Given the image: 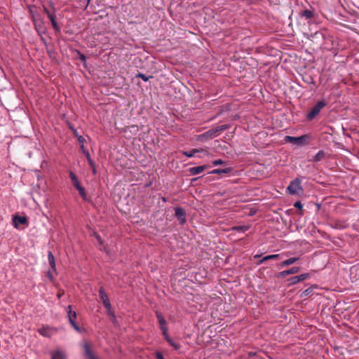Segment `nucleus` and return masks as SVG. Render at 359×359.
Masks as SVG:
<instances>
[{"label": "nucleus", "instance_id": "obj_1", "mask_svg": "<svg viewBox=\"0 0 359 359\" xmlns=\"http://www.w3.org/2000/svg\"><path fill=\"white\" fill-rule=\"evenodd\" d=\"M229 128V125L224 124L222 126H217L215 128H211L206 131L205 133L199 135L197 137V140L205 142L208 140L212 139L217 137L219 133L228 129Z\"/></svg>", "mask_w": 359, "mask_h": 359}, {"label": "nucleus", "instance_id": "obj_2", "mask_svg": "<svg viewBox=\"0 0 359 359\" xmlns=\"http://www.w3.org/2000/svg\"><path fill=\"white\" fill-rule=\"evenodd\" d=\"M302 181L299 178L297 177L294 180H292L287 189L290 194L291 195H301L303 194V188L301 185Z\"/></svg>", "mask_w": 359, "mask_h": 359}, {"label": "nucleus", "instance_id": "obj_3", "mask_svg": "<svg viewBox=\"0 0 359 359\" xmlns=\"http://www.w3.org/2000/svg\"><path fill=\"white\" fill-rule=\"evenodd\" d=\"M99 295L104 306L107 309L109 315H110L113 318H115L114 313L111 309V304L109 299L102 287H101L99 290Z\"/></svg>", "mask_w": 359, "mask_h": 359}, {"label": "nucleus", "instance_id": "obj_4", "mask_svg": "<svg viewBox=\"0 0 359 359\" xmlns=\"http://www.w3.org/2000/svg\"><path fill=\"white\" fill-rule=\"evenodd\" d=\"M308 139L309 136L307 135H304L299 137H292L287 135L285 137V142L298 146H302L306 144V142Z\"/></svg>", "mask_w": 359, "mask_h": 359}, {"label": "nucleus", "instance_id": "obj_5", "mask_svg": "<svg viewBox=\"0 0 359 359\" xmlns=\"http://www.w3.org/2000/svg\"><path fill=\"white\" fill-rule=\"evenodd\" d=\"M326 105L324 100L319 101L316 104L311 108L310 111L307 114V118L309 121L313 120L320 111V110Z\"/></svg>", "mask_w": 359, "mask_h": 359}, {"label": "nucleus", "instance_id": "obj_6", "mask_svg": "<svg viewBox=\"0 0 359 359\" xmlns=\"http://www.w3.org/2000/svg\"><path fill=\"white\" fill-rule=\"evenodd\" d=\"M72 306L71 305H69L67 307V317L69 319V323L72 325L74 329L77 331L78 332H81V329L79 326L76 323L75 319L76 318V313L74 311L72 310Z\"/></svg>", "mask_w": 359, "mask_h": 359}, {"label": "nucleus", "instance_id": "obj_7", "mask_svg": "<svg viewBox=\"0 0 359 359\" xmlns=\"http://www.w3.org/2000/svg\"><path fill=\"white\" fill-rule=\"evenodd\" d=\"M156 315L163 334H165V332H168V328L166 327V320L165 318L163 317V314L159 311H156Z\"/></svg>", "mask_w": 359, "mask_h": 359}, {"label": "nucleus", "instance_id": "obj_8", "mask_svg": "<svg viewBox=\"0 0 359 359\" xmlns=\"http://www.w3.org/2000/svg\"><path fill=\"white\" fill-rule=\"evenodd\" d=\"M175 215L180 221V224L186 222V212L181 207H177L175 209Z\"/></svg>", "mask_w": 359, "mask_h": 359}, {"label": "nucleus", "instance_id": "obj_9", "mask_svg": "<svg viewBox=\"0 0 359 359\" xmlns=\"http://www.w3.org/2000/svg\"><path fill=\"white\" fill-rule=\"evenodd\" d=\"M13 222L15 228L18 229L20 224H27V219L26 217L15 215L13 217Z\"/></svg>", "mask_w": 359, "mask_h": 359}, {"label": "nucleus", "instance_id": "obj_10", "mask_svg": "<svg viewBox=\"0 0 359 359\" xmlns=\"http://www.w3.org/2000/svg\"><path fill=\"white\" fill-rule=\"evenodd\" d=\"M310 277L309 273H303L299 276H293L288 279L291 285H294L299 282L303 281L306 279H308Z\"/></svg>", "mask_w": 359, "mask_h": 359}, {"label": "nucleus", "instance_id": "obj_11", "mask_svg": "<svg viewBox=\"0 0 359 359\" xmlns=\"http://www.w3.org/2000/svg\"><path fill=\"white\" fill-rule=\"evenodd\" d=\"M209 166L206 165H199L197 167H191L189 168V172L191 175H196L203 172Z\"/></svg>", "mask_w": 359, "mask_h": 359}, {"label": "nucleus", "instance_id": "obj_12", "mask_svg": "<svg viewBox=\"0 0 359 359\" xmlns=\"http://www.w3.org/2000/svg\"><path fill=\"white\" fill-rule=\"evenodd\" d=\"M299 271V267L294 266L288 270L283 271L280 272L278 275V278H285V276L298 273Z\"/></svg>", "mask_w": 359, "mask_h": 359}, {"label": "nucleus", "instance_id": "obj_13", "mask_svg": "<svg viewBox=\"0 0 359 359\" xmlns=\"http://www.w3.org/2000/svg\"><path fill=\"white\" fill-rule=\"evenodd\" d=\"M315 13V11L313 8L311 9H305L302 11L300 13V15L302 18H304L306 20H309L313 18Z\"/></svg>", "mask_w": 359, "mask_h": 359}, {"label": "nucleus", "instance_id": "obj_14", "mask_svg": "<svg viewBox=\"0 0 359 359\" xmlns=\"http://www.w3.org/2000/svg\"><path fill=\"white\" fill-rule=\"evenodd\" d=\"M166 341L171 345L175 350H177L180 348V345L174 341L168 334V332H165V334H163Z\"/></svg>", "mask_w": 359, "mask_h": 359}, {"label": "nucleus", "instance_id": "obj_15", "mask_svg": "<svg viewBox=\"0 0 359 359\" xmlns=\"http://www.w3.org/2000/svg\"><path fill=\"white\" fill-rule=\"evenodd\" d=\"M232 169L231 168H217L212 170L209 173L210 174H229L231 172Z\"/></svg>", "mask_w": 359, "mask_h": 359}, {"label": "nucleus", "instance_id": "obj_16", "mask_svg": "<svg viewBox=\"0 0 359 359\" xmlns=\"http://www.w3.org/2000/svg\"><path fill=\"white\" fill-rule=\"evenodd\" d=\"M51 359H66L65 354L61 351H55L51 353Z\"/></svg>", "mask_w": 359, "mask_h": 359}, {"label": "nucleus", "instance_id": "obj_17", "mask_svg": "<svg viewBox=\"0 0 359 359\" xmlns=\"http://www.w3.org/2000/svg\"><path fill=\"white\" fill-rule=\"evenodd\" d=\"M203 151V149H193L190 151H183V155L187 156V157H189V158H191L193 156H194L195 154L198 153V152H202Z\"/></svg>", "mask_w": 359, "mask_h": 359}, {"label": "nucleus", "instance_id": "obj_18", "mask_svg": "<svg viewBox=\"0 0 359 359\" xmlns=\"http://www.w3.org/2000/svg\"><path fill=\"white\" fill-rule=\"evenodd\" d=\"M325 153L323 151L320 150L313 156L311 161L313 162H319L322 161L325 158Z\"/></svg>", "mask_w": 359, "mask_h": 359}, {"label": "nucleus", "instance_id": "obj_19", "mask_svg": "<svg viewBox=\"0 0 359 359\" xmlns=\"http://www.w3.org/2000/svg\"><path fill=\"white\" fill-rule=\"evenodd\" d=\"M48 263H49L50 267L52 268V269L55 271L56 268H55V257H54L52 252H50V251L48 252Z\"/></svg>", "mask_w": 359, "mask_h": 359}, {"label": "nucleus", "instance_id": "obj_20", "mask_svg": "<svg viewBox=\"0 0 359 359\" xmlns=\"http://www.w3.org/2000/svg\"><path fill=\"white\" fill-rule=\"evenodd\" d=\"M299 259L298 257H291L287 260H285L280 263V266L285 267L289 265L293 264L294 262H296Z\"/></svg>", "mask_w": 359, "mask_h": 359}, {"label": "nucleus", "instance_id": "obj_21", "mask_svg": "<svg viewBox=\"0 0 359 359\" xmlns=\"http://www.w3.org/2000/svg\"><path fill=\"white\" fill-rule=\"evenodd\" d=\"M69 177L71 178V180L72 181L73 185L75 187V188H76L77 187L81 185L76 175L72 171L70 170L69 172Z\"/></svg>", "mask_w": 359, "mask_h": 359}, {"label": "nucleus", "instance_id": "obj_22", "mask_svg": "<svg viewBox=\"0 0 359 359\" xmlns=\"http://www.w3.org/2000/svg\"><path fill=\"white\" fill-rule=\"evenodd\" d=\"M81 149L83 150V152L84 155L87 158V160H88V162L90 166V167H94V162L92 160V158H90V154H89L88 151H87V150H86L84 149L83 145L81 146Z\"/></svg>", "mask_w": 359, "mask_h": 359}, {"label": "nucleus", "instance_id": "obj_23", "mask_svg": "<svg viewBox=\"0 0 359 359\" xmlns=\"http://www.w3.org/2000/svg\"><path fill=\"white\" fill-rule=\"evenodd\" d=\"M279 257V255L278 254H275V255H267V256H265L259 262V264H261L262 263H264V262L267 261V260H269V259H278Z\"/></svg>", "mask_w": 359, "mask_h": 359}, {"label": "nucleus", "instance_id": "obj_24", "mask_svg": "<svg viewBox=\"0 0 359 359\" xmlns=\"http://www.w3.org/2000/svg\"><path fill=\"white\" fill-rule=\"evenodd\" d=\"M39 332L44 337H48L50 336V330L48 327H43L42 328L39 329Z\"/></svg>", "mask_w": 359, "mask_h": 359}, {"label": "nucleus", "instance_id": "obj_25", "mask_svg": "<svg viewBox=\"0 0 359 359\" xmlns=\"http://www.w3.org/2000/svg\"><path fill=\"white\" fill-rule=\"evenodd\" d=\"M84 351H85L86 355L89 359H96L95 357L92 353V352L90 351V347L88 346V345L87 344H86L84 346Z\"/></svg>", "mask_w": 359, "mask_h": 359}, {"label": "nucleus", "instance_id": "obj_26", "mask_svg": "<svg viewBox=\"0 0 359 359\" xmlns=\"http://www.w3.org/2000/svg\"><path fill=\"white\" fill-rule=\"evenodd\" d=\"M233 229L237 231L238 232H245L249 229V226L243 225V226H236L233 227Z\"/></svg>", "mask_w": 359, "mask_h": 359}, {"label": "nucleus", "instance_id": "obj_27", "mask_svg": "<svg viewBox=\"0 0 359 359\" xmlns=\"http://www.w3.org/2000/svg\"><path fill=\"white\" fill-rule=\"evenodd\" d=\"M76 189L79 191L80 196L84 200H86V191H85L84 188L80 185V186L77 187Z\"/></svg>", "mask_w": 359, "mask_h": 359}, {"label": "nucleus", "instance_id": "obj_28", "mask_svg": "<svg viewBox=\"0 0 359 359\" xmlns=\"http://www.w3.org/2000/svg\"><path fill=\"white\" fill-rule=\"evenodd\" d=\"M137 77H139V78H141L143 81H149V79L150 78H152L153 76H146L145 74H142V73H138L137 75H136Z\"/></svg>", "mask_w": 359, "mask_h": 359}, {"label": "nucleus", "instance_id": "obj_29", "mask_svg": "<svg viewBox=\"0 0 359 359\" xmlns=\"http://www.w3.org/2000/svg\"><path fill=\"white\" fill-rule=\"evenodd\" d=\"M51 24H52V26H53V28L54 29V30L57 32H60V27L57 25L56 20H53V22H51Z\"/></svg>", "mask_w": 359, "mask_h": 359}, {"label": "nucleus", "instance_id": "obj_30", "mask_svg": "<svg viewBox=\"0 0 359 359\" xmlns=\"http://www.w3.org/2000/svg\"><path fill=\"white\" fill-rule=\"evenodd\" d=\"M224 162L222 159H217L212 161L214 165H219L224 164Z\"/></svg>", "mask_w": 359, "mask_h": 359}, {"label": "nucleus", "instance_id": "obj_31", "mask_svg": "<svg viewBox=\"0 0 359 359\" xmlns=\"http://www.w3.org/2000/svg\"><path fill=\"white\" fill-rule=\"evenodd\" d=\"M48 18H49L50 22H53V20H55V15L54 12L50 13H48Z\"/></svg>", "mask_w": 359, "mask_h": 359}, {"label": "nucleus", "instance_id": "obj_32", "mask_svg": "<svg viewBox=\"0 0 359 359\" xmlns=\"http://www.w3.org/2000/svg\"><path fill=\"white\" fill-rule=\"evenodd\" d=\"M294 206L297 208L302 209L303 205L301 203V201H296L294 204Z\"/></svg>", "mask_w": 359, "mask_h": 359}, {"label": "nucleus", "instance_id": "obj_33", "mask_svg": "<svg viewBox=\"0 0 359 359\" xmlns=\"http://www.w3.org/2000/svg\"><path fill=\"white\" fill-rule=\"evenodd\" d=\"M79 59H80L82 62H86V57L83 54H82V53H79Z\"/></svg>", "mask_w": 359, "mask_h": 359}, {"label": "nucleus", "instance_id": "obj_34", "mask_svg": "<svg viewBox=\"0 0 359 359\" xmlns=\"http://www.w3.org/2000/svg\"><path fill=\"white\" fill-rule=\"evenodd\" d=\"M312 292V290L311 288H308L306 290H305L303 293L304 294V295H309Z\"/></svg>", "mask_w": 359, "mask_h": 359}, {"label": "nucleus", "instance_id": "obj_35", "mask_svg": "<svg viewBox=\"0 0 359 359\" xmlns=\"http://www.w3.org/2000/svg\"><path fill=\"white\" fill-rule=\"evenodd\" d=\"M156 359H164L163 355L161 353H156Z\"/></svg>", "mask_w": 359, "mask_h": 359}, {"label": "nucleus", "instance_id": "obj_36", "mask_svg": "<svg viewBox=\"0 0 359 359\" xmlns=\"http://www.w3.org/2000/svg\"><path fill=\"white\" fill-rule=\"evenodd\" d=\"M78 141L80 142V143H83L84 141H85V138L83 137L82 136H79L78 137Z\"/></svg>", "mask_w": 359, "mask_h": 359}, {"label": "nucleus", "instance_id": "obj_37", "mask_svg": "<svg viewBox=\"0 0 359 359\" xmlns=\"http://www.w3.org/2000/svg\"><path fill=\"white\" fill-rule=\"evenodd\" d=\"M43 11L44 13L48 15V13H50L51 12H50L48 8L46 7H43Z\"/></svg>", "mask_w": 359, "mask_h": 359}, {"label": "nucleus", "instance_id": "obj_38", "mask_svg": "<svg viewBox=\"0 0 359 359\" xmlns=\"http://www.w3.org/2000/svg\"><path fill=\"white\" fill-rule=\"evenodd\" d=\"M90 168L93 169V174H96L97 170H96V168H95V164L94 163V167H90Z\"/></svg>", "mask_w": 359, "mask_h": 359}, {"label": "nucleus", "instance_id": "obj_39", "mask_svg": "<svg viewBox=\"0 0 359 359\" xmlns=\"http://www.w3.org/2000/svg\"><path fill=\"white\" fill-rule=\"evenodd\" d=\"M48 277H49L50 279H53V276L51 275L50 272H48Z\"/></svg>", "mask_w": 359, "mask_h": 359}, {"label": "nucleus", "instance_id": "obj_40", "mask_svg": "<svg viewBox=\"0 0 359 359\" xmlns=\"http://www.w3.org/2000/svg\"><path fill=\"white\" fill-rule=\"evenodd\" d=\"M258 257H260V255H255V259H257V258H258Z\"/></svg>", "mask_w": 359, "mask_h": 359}, {"label": "nucleus", "instance_id": "obj_41", "mask_svg": "<svg viewBox=\"0 0 359 359\" xmlns=\"http://www.w3.org/2000/svg\"><path fill=\"white\" fill-rule=\"evenodd\" d=\"M196 180H197V178H194V179L192 180V181H195Z\"/></svg>", "mask_w": 359, "mask_h": 359}, {"label": "nucleus", "instance_id": "obj_42", "mask_svg": "<svg viewBox=\"0 0 359 359\" xmlns=\"http://www.w3.org/2000/svg\"><path fill=\"white\" fill-rule=\"evenodd\" d=\"M90 1H91V0H87L88 4H89Z\"/></svg>", "mask_w": 359, "mask_h": 359}]
</instances>
